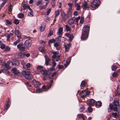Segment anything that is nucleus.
I'll return each mask as SVG.
<instances>
[{"mask_svg": "<svg viewBox=\"0 0 120 120\" xmlns=\"http://www.w3.org/2000/svg\"><path fill=\"white\" fill-rule=\"evenodd\" d=\"M118 74L116 72H114L112 74L113 77L114 78L117 77L118 76Z\"/></svg>", "mask_w": 120, "mask_h": 120, "instance_id": "obj_39", "label": "nucleus"}, {"mask_svg": "<svg viewBox=\"0 0 120 120\" xmlns=\"http://www.w3.org/2000/svg\"><path fill=\"white\" fill-rule=\"evenodd\" d=\"M0 48L2 49H4L5 47V45L4 44H2L0 45Z\"/></svg>", "mask_w": 120, "mask_h": 120, "instance_id": "obj_53", "label": "nucleus"}, {"mask_svg": "<svg viewBox=\"0 0 120 120\" xmlns=\"http://www.w3.org/2000/svg\"><path fill=\"white\" fill-rule=\"evenodd\" d=\"M53 32L52 30H50L49 32V34L48 35V37H50L53 34Z\"/></svg>", "mask_w": 120, "mask_h": 120, "instance_id": "obj_49", "label": "nucleus"}, {"mask_svg": "<svg viewBox=\"0 0 120 120\" xmlns=\"http://www.w3.org/2000/svg\"><path fill=\"white\" fill-rule=\"evenodd\" d=\"M10 49L11 48L10 47L8 46H7L4 50V51L8 52L10 50Z\"/></svg>", "mask_w": 120, "mask_h": 120, "instance_id": "obj_40", "label": "nucleus"}, {"mask_svg": "<svg viewBox=\"0 0 120 120\" xmlns=\"http://www.w3.org/2000/svg\"><path fill=\"white\" fill-rule=\"evenodd\" d=\"M117 68V67L115 65H113L111 67V69L113 71H115Z\"/></svg>", "mask_w": 120, "mask_h": 120, "instance_id": "obj_36", "label": "nucleus"}, {"mask_svg": "<svg viewBox=\"0 0 120 120\" xmlns=\"http://www.w3.org/2000/svg\"><path fill=\"white\" fill-rule=\"evenodd\" d=\"M84 108L83 106H82L80 107L79 109V111L81 112H82L84 109Z\"/></svg>", "mask_w": 120, "mask_h": 120, "instance_id": "obj_58", "label": "nucleus"}, {"mask_svg": "<svg viewBox=\"0 0 120 120\" xmlns=\"http://www.w3.org/2000/svg\"><path fill=\"white\" fill-rule=\"evenodd\" d=\"M51 8H49L48 9V10L47 12V15H48L50 12L51 10Z\"/></svg>", "mask_w": 120, "mask_h": 120, "instance_id": "obj_51", "label": "nucleus"}, {"mask_svg": "<svg viewBox=\"0 0 120 120\" xmlns=\"http://www.w3.org/2000/svg\"><path fill=\"white\" fill-rule=\"evenodd\" d=\"M71 60V57H68L67 60V61H66V64H65V67H66L69 64Z\"/></svg>", "mask_w": 120, "mask_h": 120, "instance_id": "obj_21", "label": "nucleus"}, {"mask_svg": "<svg viewBox=\"0 0 120 120\" xmlns=\"http://www.w3.org/2000/svg\"><path fill=\"white\" fill-rule=\"evenodd\" d=\"M12 71L15 74H18L19 72L15 68H14L12 69Z\"/></svg>", "mask_w": 120, "mask_h": 120, "instance_id": "obj_27", "label": "nucleus"}, {"mask_svg": "<svg viewBox=\"0 0 120 120\" xmlns=\"http://www.w3.org/2000/svg\"><path fill=\"white\" fill-rule=\"evenodd\" d=\"M33 83L34 86L36 88L39 87L41 85V84L39 82L37 81L35 79L33 80Z\"/></svg>", "mask_w": 120, "mask_h": 120, "instance_id": "obj_7", "label": "nucleus"}, {"mask_svg": "<svg viewBox=\"0 0 120 120\" xmlns=\"http://www.w3.org/2000/svg\"><path fill=\"white\" fill-rule=\"evenodd\" d=\"M90 27L87 26H85L83 28V30L82 31L83 32L87 33L89 31Z\"/></svg>", "mask_w": 120, "mask_h": 120, "instance_id": "obj_16", "label": "nucleus"}, {"mask_svg": "<svg viewBox=\"0 0 120 120\" xmlns=\"http://www.w3.org/2000/svg\"><path fill=\"white\" fill-rule=\"evenodd\" d=\"M77 116L79 118H82L83 120H85L84 116L82 114H79L77 115Z\"/></svg>", "mask_w": 120, "mask_h": 120, "instance_id": "obj_37", "label": "nucleus"}, {"mask_svg": "<svg viewBox=\"0 0 120 120\" xmlns=\"http://www.w3.org/2000/svg\"><path fill=\"white\" fill-rule=\"evenodd\" d=\"M46 6H39V8L40 9H44L46 8Z\"/></svg>", "mask_w": 120, "mask_h": 120, "instance_id": "obj_52", "label": "nucleus"}, {"mask_svg": "<svg viewBox=\"0 0 120 120\" xmlns=\"http://www.w3.org/2000/svg\"><path fill=\"white\" fill-rule=\"evenodd\" d=\"M112 116L115 118H117L119 116V114H117L116 112L112 113Z\"/></svg>", "mask_w": 120, "mask_h": 120, "instance_id": "obj_30", "label": "nucleus"}, {"mask_svg": "<svg viewBox=\"0 0 120 120\" xmlns=\"http://www.w3.org/2000/svg\"><path fill=\"white\" fill-rule=\"evenodd\" d=\"M17 55L18 58H23L24 57V54H23L21 52H19L17 53Z\"/></svg>", "mask_w": 120, "mask_h": 120, "instance_id": "obj_23", "label": "nucleus"}, {"mask_svg": "<svg viewBox=\"0 0 120 120\" xmlns=\"http://www.w3.org/2000/svg\"><path fill=\"white\" fill-rule=\"evenodd\" d=\"M14 33L18 39H20L21 38V34L18 30H15Z\"/></svg>", "mask_w": 120, "mask_h": 120, "instance_id": "obj_12", "label": "nucleus"}, {"mask_svg": "<svg viewBox=\"0 0 120 120\" xmlns=\"http://www.w3.org/2000/svg\"><path fill=\"white\" fill-rule=\"evenodd\" d=\"M32 42L31 40L28 39L26 40L24 43L25 46L27 48L29 47L31 45Z\"/></svg>", "mask_w": 120, "mask_h": 120, "instance_id": "obj_6", "label": "nucleus"}, {"mask_svg": "<svg viewBox=\"0 0 120 120\" xmlns=\"http://www.w3.org/2000/svg\"><path fill=\"white\" fill-rule=\"evenodd\" d=\"M82 7L83 9L84 10H86L88 8L87 3L85 1H83Z\"/></svg>", "mask_w": 120, "mask_h": 120, "instance_id": "obj_14", "label": "nucleus"}, {"mask_svg": "<svg viewBox=\"0 0 120 120\" xmlns=\"http://www.w3.org/2000/svg\"><path fill=\"white\" fill-rule=\"evenodd\" d=\"M22 75L24 77L27 79H32L33 77V76L30 74V70L29 69H27L22 72Z\"/></svg>", "mask_w": 120, "mask_h": 120, "instance_id": "obj_2", "label": "nucleus"}, {"mask_svg": "<svg viewBox=\"0 0 120 120\" xmlns=\"http://www.w3.org/2000/svg\"><path fill=\"white\" fill-rule=\"evenodd\" d=\"M5 20L6 22V25H10L12 23L8 19H6Z\"/></svg>", "mask_w": 120, "mask_h": 120, "instance_id": "obj_43", "label": "nucleus"}, {"mask_svg": "<svg viewBox=\"0 0 120 120\" xmlns=\"http://www.w3.org/2000/svg\"><path fill=\"white\" fill-rule=\"evenodd\" d=\"M47 71L45 70H41L40 71V72L42 74H45Z\"/></svg>", "mask_w": 120, "mask_h": 120, "instance_id": "obj_42", "label": "nucleus"}, {"mask_svg": "<svg viewBox=\"0 0 120 120\" xmlns=\"http://www.w3.org/2000/svg\"><path fill=\"white\" fill-rule=\"evenodd\" d=\"M111 104H110L109 105V106L110 107V109H109V110H108V111L109 112H110L111 111V110L112 109L113 107L112 106H110V105ZM112 105V104H111Z\"/></svg>", "mask_w": 120, "mask_h": 120, "instance_id": "obj_55", "label": "nucleus"}, {"mask_svg": "<svg viewBox=\"0 0 120 120\" xmlns=\"http://www.w3.org/2000/svg\"><path fill=\"white\" fill-rule=\"evenodd\" d=\"M85 85V82L83 81H82L81 83V86L83 87Z\"/></svg>", "mask_w": 120, "mask_h": 120, "instance_id": "obj_50", "label": "nucleus"}, {"mask_svg": "<svg viewBox=\"0 0 120 120\" xmlns=\"http://www.w3.org/2000/svg\"><path fill=\"white\" fill-rule=\"evenodd\" d=\"M22 6L25 10H26L28 6L27 5L26 3L25 2L23 3L22 4Z\"/></svg>", "mask_w": 120, "mask_h": 120, "instance_id": "obj_29", "label": "nucleus"}, {"mask_svg": "<svg viewBox=\"0 0 120 120\" xmlns=\"http://www.w3.org/2000/svg\"><path fill=\"white\" fill-rule=\"evenodd\" d=\"M90 92L87 90H82L80 93V95L81 97L83 98L85 97L87 95L90 94Z\"/></svg>", "mask_w": 120, "mask_h": 120, "instance_id": "obj_5", "label": "nucleus"}, {"mask_svg": "<svg viewBox=\"0 0 120 120\" xmlns=\"http://www.w3.org/2000/svg\"><path fill=\"white\" fill-rule=\"evenodd\" d=\"M63 29L62 27H60L58 30V31L57 33V35H58L62 36V35L63 34Z\"/></svg>", "mask_w": 120, "mask_h": 120, "instance_id": "obj_15", "label": "nucleus"}, {"mask_svg": "<svg viewBox=\"0 0 120 120\" xmlns=\"http://www.w3.org/2000/svg\"><path fill=\"white\" fill-rule=\"evenodd\" d=\"M72 11L71 10H69L68 11L67 16L68 17H71Z\"/></svg>", "mask_w": 120, "mask_h": 120, "instance_id": "obj_33", "label": "nucleus"}, {"mask_svg": "<svg viewBox=\"0 0 120 120\" xmlns=\"http://www.w3.org/2000/svg\"><path fill=\"white\" fill-rule=\"evenodd\" d=\"M113 107L112 109H113L114 111L116 112V111H117V108L115 106L113 108V107Z\"/></svg>", "mask_w": 120, "mask_h": 120, "instance_id": "obj_63", "label": "nucleus"}, {"mask_svg": "<svg viewBox=\"0 0 120 120\" xmlns=\"http://www.w3.org/2000/svg\"><path fill=\"white\" fill-rule=\"evenodd\" d=\"M45 23H43L41 25V26L40 27V30L41 31H43L45 29Z\"/></svg>", "mask_w": 120, "mask_h": 120, "instance_id": "obj_22", "label": "nucleus"}, {"mask_svg": "<svg viewBox=\"0 0 120 120\" xmlns=\"http://www.w3.org/2000/svg\"><path fill=\"white\" fill-rule=\"evenodd\" d=\"M95 102V101L93 99H90L89 100V104L90 105H93Z\"/></svg>", "mask_w": 120, "mask_h": 120, "instance_id": "obj_25", "label": "nucleus"}, {"mask_svg": "<svg viewBox=\"0 0 120 120\" xmlns=\"http://www.w3.org/2000/svg\"><path fill=\"white\" fill-rule=\"evenodd\" d=\"M19 62L18 60L15 59L14 60L13 62L9 61L7 63L5 64V67L4 69H7L9 67V66L11 65L16 66L19 65Z\"/></svg>", "mask_w": 120, "mask_h": 120, "instance_id": "obj_1", "label": "nucleus"}, {"mask_svg": "<svg viewBox=\"0 0 120 120\" xmlns=\"http://www.w3.org/2000/svg\"><path fill=\"white\" fill-rule=\"evenodd\" d=\"M59 43V42H55L54 43V46L56 47H57L59 45L58 44Z\"/></svg>", "mask_w": 120, "mask_h": 120, "instance_id": "obj_54", "label": "nucleus"}, {"mask_svg": "<svg viewBox=\"0 0 120 120\" xmlns=\"http://www.w3.org/2000/svg\"><path fill=\"white\" fill-rule=\"evenodd\" d=\"M5 36L6 37H7V41H9L10 38V36L9 35V34L8 33H5Z\"/></svg>", "mask_w": 120, "mask_h": 120, "instance_id": "obj_34", "label": "nucleus"}, {"mask_svg": "<svg viewBox=\"0 0 120 120\" xmlns=\"http://www.w3.org/2000/svg\"><path fill=\"white\" fill-rule=\"evenodd\" d=\"M61 12V15L60 16H62L63 19V20H64L66 19V18L64 17V16H65L66 15V14H65V13L63 9H61L60 10Z\"/></svg>", "mask_w": 120, "mask_h": 120, "instance_id": "obj_20", "label": "nucleus"}, {"mask_svg": "<svg viewBox=\"0 0 120 120\" xmlns=\"http://www.w3.org/2000/svg\"><path fill=\"white\" fill-rule=\"evenodd\" d=\"M20 39H18L16 41L14 42L13 43V45H16L18 43L20 42Z\"/></svg>", "mask_w": 120, "mask_h": 120, "instance_id": "obj_38", "label": "nucleus"}, {"mask_svg": "<svg viewBox=\"0 0 120 120\" xmlns=\"http://www.w3.org/2000/svg\"><path fill=\"white\" fill-rule=\"evenodd\" d=\"M45 64L46 65H48L49 62L50 60L49 59L47 56L45 55Z\"/></svg>", "mask_w": 120, "mask_h": 120, "instance_id": "obj_19", "label": "nucleus"}, {"mask_svg": "<svg viewBox=\"0 0 120 120\" xmlns=\"http://www.w3.org/2000/svg\"><path fill=\"white\" fill-rule=\"evenodd\" d=\"M68 5L69 6V10H71V7L72 6L71 4V3H69L68 4Z\"/></svg>", "mask_w": 120, "mask_h": 120, "instance_id": "obj_57", "label": "nucleus"}, {"mask_svg": "<svg viewBox=\"0 0 120 120\" xmlns=\"http://www.w3.org/2000/svg\"><path fill=\"white\" fill-rule=\"evenodd\" d=\"M43 87V86L42 87V89L39 88L36 90V93H40L44 91H46L45 90H47V89H44Z\"/></svg>", "mask_w": 120, "mask_h": 120, "instance_id": "obj_17", "label": "nucleus"}, {"mask_svg": "<svg viewBox=\"0 0 120 120\" xmlns=\"http://www.w3.org/2000/svg\"><path fill=\"white\" fill-rule=\"evenodd\" d=\"M26 67L28 68H30L31 66L30 64V63H27L26 65Z\"/></svg>", "mask_w": 120, "mask_h": 120, "instance_id": "obj_56", "label": "nucleus"}, {"mask_svg": "<svg viewBox=\"0 0 120 120\" xmlns=\"http://www.w3.org/2000/svg\"><path fill=\"white\" fill-rule=\"evenodd\" d=\"M41 0H39L37 2V6H39L41 4Z\"/></svg>", "mask_w": 120, "mask_h": 120, "instance_id": "obj_61", "label": "nucleus"}, {"mask_svg": "<svg viewBox=\"0 0 120 120\" xmlns=\"http://www.w3.org/2000/svg\"><path fill=\"white\" fill-rule=\"evenodd\" d=\"M18 48L21 51H24L25 49L23 44L22 43H20L17 46Z\"/></svg>", "mask_w": 120, "mask_h": 120, "instance_id": "obj_8", "label": "nucleus"}, {"mask_svg": "<svg viewBox=\"0 0 120 120\" xmlns=\"http://www.w3.org/2000/svg\"><path fill=\"white\" fill-rule=\"evenodd\" d=\"M115 105L116 106H119V103L118 101H116L115 103Z\"/></svg>", "mask_w": 120, "mask_h": 120, "instance_id": "obj_62", "label": "nucleus"}, {"mask_svg": "<svg viewBox=\"0 0 120 120\" xmlns=\"http://www.w3.org/2000/svg\"><path fill=\"white\" fill-rule=\"evenodd\" d=\"M52 53L53 54L52 56V58H56V61H58L60 59V55L59 54V52L58 51H53L52 52Z\"/></svg>", "mask_w": 120, "mask_h": 120, "instance_id": "obj_3", "label": "nucleus"}, {"mask_svg": "<svg viewBox=\"0 0 120 120\" xmlns=\"http://www.w3.org/2000/svg\"><path fill=\"white\" fill-rule=\"evenodd\" d=\"M66 35L67 37L69 38V40L70 41H72L74 38V36H73V34L71 33H66Z\"/></svg>", "mask_w": 120, "mask_h": 120, "instance_id": "obj_10", "label": "nucleus"}, {"mask_svg": "<svg viewBox=\"0 0 120 120\" xmlns=\"http://www.w3.org/2000/svg\"><path fill=\"white\" fill-rule=\"evenodd\" d=\"M58 67L59 69H60L63 68V66L62 65H58Z\"/></svg>", "mask_w": 120, "mask_h": 120, "instance_id": "obj_64", "label": "nucleus"}, {"mask_svg": "<svg viewBox=\"0 0 120 120\" xmlns=\"http://www.w3.org/2000/svg\"><path fill=\"white\" fill-rule=\"evenodd\" d=\"M39 50L42 53L44 52H45L43 48V47H39Z\"/></svg>", "mask_w": 120, "mask_h": 120, "instance_id": "obj_44", "label": "nucleus"}, {"mask_svg": "<svg viewBox=\"0 0 120 120\" xmlns=\"http://www.w3.org/2000/svg\"><path fill=\"white\" fill-rule=\"evenodd\" d=\"M56 72H55L53 73L52 74V76L51 77H50V78H51V79L53 78V77L55 75H56Z\"/></svg>", "mask_w": 120, "mask_h": 120, "instance_id": "obj_59", "label": "nucleus"}, {"mask_svg": "<svg viewBox=\"0 0 120 120\" xmlns=\"http://www.w3.org/2000/svg\"><path fill=\"white\" fill-rule=\"evenodd\" d=\"M53 82V81L51 80L50 81L49 83L47 85H45L43 86V87H44V89H47V90H45V91L48 90L51 87L52 85V83Z\"/></svg>", "mask_w": 120, "mask_h": 120, "instance_id": "obj_11", "label": "nucleus"}, {"mask_svg": "<svg viewBox=\"0 0 120 120\" xmlns=\"http://www.w3.org/2000/svg\"><path fill=\"white\" fill-rule=\"evenodd\" d=\"M71 45V44L69 43V44H67L65 46V51L66 52H67L69 49V46Z\"/></svg>", "mask_w": 120, "mask_h": 120, "instance_id": "obj_24", "label": "nucleus"}, {"mask_svg": "<svg viewBox=\"0 0 120 120\" xmlns=\"http://www.w3.org/2000/svg\"><path fill=\"white\" fill-rule=\"evenodd\" d=\"M102 105V103L101 101H97L96 103V106L97 107V106L100 107Z\"/></svg>", "mask_w": 120, "mask_h": 120, "instance_id": "obj_31", "label": "nucleus"}, {"mask_svg": "<svg viewBox=\"0 0 120 120\" xmlns=\"http://www.w3.org/2000/svg\"><path fill=\"white\" fill-rule=\"evenodd\" d=\"M56 38L55 40H56V42H60V40L61 39V37H62L61 36H59Z\"/></svg>", "mask_w": 120, "mask_h": 120, "instance_id": "obj_28", "label": "nucleus"}, {"mask_svg": "<svg viewBox=\"0 0 120 120\" xmlns=\"http://www.w3.org/2000/svg\"><path fill=\"white\" fill-rule=\"evenodd\" d=\"M7 104L5 107V110H7L9 107L10 104V99L9 98L7 102Z\"/></svg>", "mask_w": 120, "mask_h": 120, "instance_id": "obj_18", "label": "nucleus"}, {"mask_svg": "<svg viewBox=\"0 0 120 120\" xmlns=\"http://www.w3.org/2000/svg\"><path fill=\"white\" fill-rule=\"evenodd\" d=\"M88 36L87 33L82 32L81 38V39L83 40H86L88 38Z\"/></svg>", "mask_w": 120, "mask_h": 120, "instance_id": "obj_9", "label": "nucleus"}, {"mask_svg": "<svg viewBox=\"0 0 120 120\" xmlns=\"http://www.w3.org/2000/svg\"><path fill=\"white\" fill-rule=\"evenodd\" d=\"M75 21V18L74 17H73L68 20V23L69 25H72L74 23Z\"/></svg>", "mask_w": 120, "mask_h": 120, "instance_id": "obj_13", "label": "nucleus"}, {"mask_svg": "<svg viewBox=\"0 0 120 120\" xmlns=\"http://www.w3.org/2000/svg\"><path fill=\"white\" fill-rule=\"evenodd\" d=\"M14 22L16 24H18L19 23V21L18 19H15L14 21Z\"/></svg>", "mask_w": 120, "mask_h": 120, "instance_id": "obj_48", "label": "nucleus"}, {"mask_svg": "<svg viewBox=\"0 0 120 120\" xmlns=\"http://www.w3.org/2000/svg\"><path fill=\"white\" fill-rule=\"evenodd\" d=\"M65 26L66 29L67 31H70L71 30V28L69 26L67 25H66Z\"/></svg>", "mask_w": 120, "mask_h": 120, "instance_id": "obj_46", "label": "nucleus"}, {"mask_svg": "<svg viewBox=\"0 0 120 120\" xmlns=\"http://www.w3.org/2000/svg\"><path fill=\"white\" fill-rule=\"evenodd\" d=\"M76 8V9L77 10H79L80 8V6L78 3L76 4L75 6Z\"/></svg>", "mask_w": 120, "mask_h": 120, "instance_id": "obj_32", "label": "nucleus"}, {"mask_svg": "<svg viewBox=\"0 0 120 120\" xmlns=\"http://www.w3.org/2000/svg\"><path fill=\"white\" fill-rule=\"evenodd\" d=\"M100 3L99 0H94L91 3V7L93 8L98 7L99 6Z\"/></svg>", "mask_w": 120, "mask_h": 120, "instance_id": "obj_4", "label": "nucleus"}, {"mask_svg": "<svg viewBox=\"0 0 120 120\" xmlns=\"http://www.w3.org/2000/svg\"><path fill=\"white\" fill-rule=\"evenodd\" d=\"M88 111L89 112H91L92 111V109L91 107H89L88 108Z\"/></svg>", "mask_w": 120, "mask_h": 120, "instance_id": "obj_60", "label": "nucleus"}, {"mask_svg": "<svg viewBox=\"0 0 120 120\" xmlns=\"http://www.w3.org/2000/svg\"><path fill=\"white\" fill-rule=\"evenodd\" d=\"M60 14V10H57L55 11V18H56V17L59 15Z\"/></svg>", "mask_w": 120, "mask_h": 120, "instance_id": "obj_26", "label": "nucleus"}, {"mask_svg": "<svg viewBox=\"0 0 120 120\" xmlns=\"http://www.w3.org/2000/svg\"><path fill=\"white\" fill-rule=\"evenodd\" d=\"M80 19V16H78V17L76 18H75V20L76 21V24L77 25L78 24V22L79 20Z\"/></svg>", "mask_w": 120, "mask_h": 120, "instance_id": "obj_41", "label": "nucleus"}, {"mask_svg": "<svg viewBox=\"0 0 120 120\" xmlns=\"http://www.w3.org/2000/svg\"><path fill=\"white\" fill-rule=\"evenodd\" d=\"M10 65H9V67L8 68V69H7L6 70L5 69H4V68H4V70H5L6 71H5V72L7 74H8L9 75H10L11 74V73H10V72L9 71L7 70L8 69V68L9 67H10Z\"/></svg>", "mask_w": 120, "mask_h": 120, "instance_id": "obj_47", "label": "nucleus"}, {"mask_svg": "<svg viewBox=\"0 0 120 120\" xmlns=\"http://www.w3.org/2000/svg\"><path fill=\"white\" fill-rule=\"evenodd\" d=\"M24 16V15L22 13H20L18 15V18H22Z\"/></svg>", "mask_w": 120, "mask_h": 120, "instance_id": "obj_45", "label": "nucleus"}, {"mask_svg": "<svg viewBox=\"0 0 120 120\" xmlns=\"http://www.w3.org/2000/svg\"><path fill=\"white\" fill-rule=\"evenodd\" d=\"M55 42H56V40L54 39L49 40L48 41V43L49 44L53 43H54Z\"/></svg>", "mask_w": 120, "mask_h": 120, "instance_id": "obj_35", "label": "nucleus"}]
</instances>
